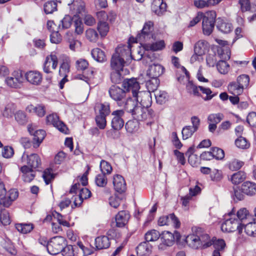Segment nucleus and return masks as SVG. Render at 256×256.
Segmentation results:
<instances>
[{"label":"nucleus","mask_w":256,"mask_h":256,"mask_svg":"<svg viewBox=\"0 0 256 256\" xmlns=\"http://www.w3.org/2000/svg\"><path fill=\"white\" fill-rule=\"evenodd\" d=\"M134 98H135L134 100L138 102L140 106L149 108L152 104V100L151 94L150 92H138V93Z\"/></svg>","instance_id":"obj_12"},{"label":"nucleus","mask_w":256,"mask_h":256,"mask_svg":"<svg viewBox=\"0 0 256 256\" xmlns=\"http://www.w3.org/2000/svg\"><path fill=\"white\" fill-rule=\"evenodd\" d=\"M106 116L98 114L96 117V122L100 129H104L106 124Z\"/></svg>","instance_id":"obj_64"},{"label":"nucleus","mask_w":256,"mask_h":256,"mask_svg":"<svg viewBox=\"0 0 256 256\" xmlns=\"http://www.w3.org/2000/svg\"><path fill=\"white\" fill-rule=\"evenodd\" d=\"M230 218L226 220L221 226V229L223 232H232L237 230L239 234H241L242 232L244 224L239 222V220L236 218L232 217V214H230Z\"/></svg>","instance_id":"obj_5"},{"label":"nucleus","mask_w":256,"mask_h":256,"mask_svg":"<svg viewBox=\"0 0 256 256\" xmlns=\"http://www.w3.org/2000/svg\"><path fill=\"white\" fill-rule=\"evenodd\" d=\"M165 47L164 40H160L152 44H148L144 46L146 50L158 51L162 50Z\"/></svg>","instance_id":"obj_33"},{"label":"nucleus","mask_w":256,"mask_h":256,"mask_svg":"<svg viewBox=\"0 0 256 256\" xmlns=\"http://www.w3.org/2000/svg\"><path fill=\"white\" fill-rule=\"evenodd\" d=\"M200 236L194 234L188 236L186 238L187 244L194 249L200 248Z\"/></svg>","instance_id":"obj_32"},{"label":"nucleus","mask_w":256,"mask_h":256,"mask_svg":"<svg viewBox=\"0 0 256 256\" xmlns=\"http://www.w3.org/2000/svg\"><path fill=\"white\" fill-rule=\"evenodd\" d=\"M76 6V14H82L86 12V4L84 1L76 2L74 4Z\"/></svg>","instance_id":"obj_62"},{"label":"nucleus","mask_w":256,"mask_h":256,"mask_svg":"<svg viewBox=\"0 0 256 256\" xmlns=\"http://www.w3.org/2000/svg\"><path fill=\"white\" fill-rule=\"evenodd\" d=\"M16 228L22 234H28L33 230L34 226L32 224H18L16 225Z\"/></svg>","instance_id":"obj_43"},{"label":"nucleus","mask_w":256,"mask_h":256,"mask_svg":"<svg viewBox=\"0 0 256 256\" xmlns=\"http://www.w3.org/2000/svg\"><path fill=\"white\" fill-rule=\"evenodd\" d=\"M57 4L54 0L46 2L44 6V10L46 14H52L56 10Z\"/></svg>","instance_id":"obj_51"},{"label":"nucleus","mask_w":256,"mask_h":256,"mask_svg":"<svg viewBox=\"0 0 256 256\" xmlns=\"http://www.w3.org/2000/svg\"><path fill=\"white\" fill-rule=\"evenodd\" d=\"M95 246L98 250L106 249L110 246L109 238L106 236H100L95 239Z\"/></svg>","instance_id":"obj_30"},{"label":"nucleus","mask_w":256,"mask_h":256,"mask_svg":"<svg viewBox=\"0 0 256 256\" xmlns=\"http://www.w3.org/2000/svg\"><path fill=\"white\" fill-rule=\"evenodd\" d=\"M25 76L28 82L34 85L40 84L42 79L41 74L38 71L34 70L27 72L25 74Z\"/></svg>","instance_id":"obj_21"},{"label":"nucleus","mask_w":256,"mask_h":256,"mask_svg":"<svg viewBox=\"0 0 256 256\" xmlns=\"http://www.w3.org/2000/svg\"><path fill=\"white\" fill-rule=\"evenodd\" d=\"M151 7L153 12L160 16L166 10V4L163 0H154Z\"/></svg>","instance_id":"obj_26"},{"label":"nucleus","mask_w":256,"mask_h":256,"mask_svg":"<svg viewBox=\"0 0 256 256\" xmlns=\"http://www.w3.org/2000/svg\"><path fill=\"white\" fill-rule=\"evenodd\" d=\"M224 118L222 114H210L208 117V122L213 123L215 124H218Z\"/></svg>","instance_id":"obj_59"},{"label":"nucleus","mask_w":256,"mask_h":256,"mask_svg":"<svg viewBox=\"0 0 256 256\" xmlns=\"http://www.w3.org/2000/svg\"><path fill=\"white\" fill-rule=\"evenodd\" d=\"M160 84V80L156 78H151L146 82V86L148 89L147 92H154L156 90Z\"/></svg>","instance_id":"obj_48"},{"label":"nucleus","mask_w":256,"mask_h":256,"mask_svg":"<svg viewBox=\"0 0 256 256\" xmlns=\"http://www.w3.org/2000/svg\"><path fill=\"white\" fill-rule=\"evenodd\" d=\"M238 4L240 5V10L243 12H252L255 11L254 8L251 6L250 2L249 1L239 0Z\"/></svg>","instance_id":"obj_56"},{"label":"nucleus","mask_w":256,"mask_h":256,"mask_svg":"<svg viewBox=\"0 0 256 256\" xmlns=\"http://www.w3.org/2000/svg\"><path fill=\"white\" fill-rule=\"evenodd\" d=\"M26 110L30 113L35 114L39 117H42L46 114L45 106L42 104H38L36 106L30 104L26 108Z\"/></svg>","instance_id":"obj_29"},{"label":"nucleus","mask_w":256,"mask_h":256,"mask_svg":"<svg viewBox=\"0 0 256 256\" xmlns=\"http://www.w3.org/2000/svg\"><path fill=\"white\" fill-rule=\"evenodd\" d=\"M28 128L30 134L33 135L34 140L37 142V146H38L46 136L45 131L42 130H37L32 126H28Z\"/></svg>","instance_id":"obj_22"},{"label":"nucleus","mask_w":256,"mask_h":256,"mask_svg":"<svg viewBox=\"0 0 256 256\" xmlns=\"http://www.w3.org/2000/svg\"><path fill=\"white\" fill-rule=\"evenodd\" d=\"M244 226V231L250 236H256V221L254 219L253 222H249Z\"/></svg>","instance_id":"obj_39"},{"label":"nucleus","mask_w":256,"mask_h":256,"mask_svg":"<svg viewBox=\"0 0 256 256\" xmlns=\"http://www.w3.org/2000/svg\"><path fill=\"white\" fill-rule=\"evenodd\" d=\"M241 189L244 194L248 196H254L256 194V183L246 181L242 184Z\"/></svg>","instance_id":"obj_24"},{"label":"nucleus","mask_w":256,"mask_h":256,"mask_svg":"<svg viewBox=\"0 0 256 256\" xmlns=\"http://www.w3.org/2000/svg\"><path fill=\"white\" fill-rule=\"evenodd\" d=\"M216 16V12L213 10L208 12L204 14L202 22L204 34L209 36L212 32L214 26Z\"/></svg>","instance_id":"obj_4"},{"label":"nucleus","mask_w":256,"mask_h":256,"mask_svg":"<svg viewBox=\"0 0 256 256\" xmlns=\"http://www.w3.org/2000/svg\"><path fill=\"white\" fill-rule=\"evenodd\" d=\"M137 254L141 256H146L150 252V248L146 242L140 244L136 248Z\"/></svg>","instance_id":"obj_57"},{"label":"nucleus","mask_w":256,"mask_h":256,"mask_svg":"<svg viewBox=\"0 0 256 256\" xmlns=\"http://www.w3.org/2000/svg\"><path fill=\"white\" fill-rule=\"evenodd\" d=\"M196 132L191 126H186L182 128V133L183 140H186L190 138L193 134Z\"/></svg>","instance_id":"obj_63"},{"label":"nucleus","mask_w":256,"mask_h":256,"mask_svg":"<svg viewBox=\"0 0 256 256\" xmlns=\"http://www.w3.org/2000/svg\"><path fill=\"white\" fill-rule=\"evenodd\" d=\"M65 245L66 240L64 237L54 236L48 243L46 249L50 254L56 255L62 252Z\"/></svg>","instance_id":"obj_3"},{"label":"nucleus","mask_w":256,"mask_h":256,"mask_svg":"<svg viewBox=\"0 0 256 256\" xmlns=\"http://www.w3.org/2000/svg\"><path fill=\"white\" fill-rule=\"evenodd\" d=\"M108 93L110 98L116 101L119 106L124 107L125 102L123 100L126 97V92L124 90L117 86H112L109 89Z\"/></svg>","instance_id":"obj_8"},{"label":"nucleus","mask_w":256,"mask_h":256,"mask_svg":"<svg viewBox=\"0 0 256 256\" xmlns=\"http://www.w3.org/2000/svg\"><path fill=\"white\" fill-rule=\"evenodd\" d=\"M162 65H150L146 75L150 78H156L161 76L164 72Z\"/></svg>","instance_id":"obj_20"},{"label":"nucleus","mask_w":256,"mask_h":256,"mask_svg":"<svg viewBox=\"0 0 256 256\" xmlns=\"http://www.w3.org/2000/svg\"><path fill=\"white\" fill-rule=\"evenodd\" d=\"M208 49V42L204 40H198L194 45V52L204 54Z\"/></svg>","instance_id":"obj_37"},{"label":"nucleus","mask_w":256,"mask_h":256,"mask_svg":"<svg viewBox=\"0 0 256 256\" xmlns=\"http://www.w3.org/2000/svg\"><path fill=\"white\" fill-rule=\"evenodd\" d=\"M124 108L137 120H144L152 118L154 111L149 108L140 106L132 98H128L124 103Z\"/></svg>","instance_id":"obj_1"},{"label":"nucleus","mask_w":256,"mask_h":256,"mask_svg":"<svg viewBox=\"0 0 256 256\" xmlns=\"http://www.w3.org/2000/svg\"><path fill=\"white\" fill-rule=\"evenodd\" d=\"M86 36L90 42H95L98 38V34L94 29L89 28L86 31Z\"/></svg>","instance_id":"obj_44"},{"label":"nucleus","mask_w":256,"mask_h":256,"mask_svg":"<svg viewBox=\"0 0 256 256\" xmlns=\"http://www.w3.org/2000/svg\"><path fill=\"white\" fill-rule=\"evenodd\" d=\"M244 89L236 81L230 82L228 85V90L234 96H240L242 94Z\"/></svg>","instance_id":"obj_31"},{"label":"nucleus","mask_w":256,"mask_h":256,"mask_svg":"<svg viewBox=\"0 0 256 256\" xmlns=\"http://www.w3.org/2000/svg\"><path fill=\"white\" fill-rule=\"evenodd\" d=\"M153 25L154 24L151 21L146 22L141 33L138 34L136 38L139 40L150 38L152 36L151 32L153 30Z\"/></svg>","instance_id":"obj_18"},{"label":"nucleus","mask_w":256,"mask_h":256,"mask_svg":"<svg viewBox=\"0 0 256 256\" xmlns=\"http://www.w3.org/2000/svg\"><path fill=\"white\" fill-rule=\"evenodd\" d=\"M176 67L177 79L180 83H184V79L188 81L190 74L186 69L182 65H175Z\"/></svg>","instance_id":"obj_28"},{"label":"nucleus","mask_w":256,"mask_h":256,"mask_svg":"<svg viewBox=\"0 0 256 256\" xmlns=\"http://www.w3.org/2000/svg\"><path fill=\"white\" fill-rule=\"evenodd\" d=\"M113 118L112 120V126L116 130H120L124 125V120L122 116L124 115L123 110H116L114 111L112 114Z\"/></svg>","instance_id":"obj_13"},{"label":"nucleus","mask_w":256,"mask_h":256,"mask_svg":"<svg viewBox=\"0 0 256 256\" xmlns=\"http://www.w3.org/2000/svg\"><path fill=\"white\" fill-rule=\"evenodd\" d=\"M24 81L23 73L22 70L14 71L10 76L4 80L6 85L12 88H20Z\"/></svg>","instance_id":"obj_6"},{"label":"nucleus","mask_w":256,"mask_h":256,"mask_svg":"<svg viewBox=\"0 0 256 256\" xmlns=\"http://www.w3.org/2000/svg\"><path fill=\"white\" fill-rule=\"evenodd\" d=\"M153 25L154 24L151 21L146 22L141 33L138 34L136 38L139 40L150 38L152 36L151 32L153 30Z\"/></svg>","instance_id":"obj_19"},{"label":"nucleus","mask_w":256,"mask_h":256,"mask_svg":"<svg viewBox=\"0 0 256 256\" xmlns=\"http://www.w3.org/2000/svg\"><path fill=\"white\" fill-rule=\"evenodd\" d=\"M160 236V232L155 230H150L145 234V239L147 242L156 241Z\"/></svg>","instance_id":"obj_49"},{"label":"nucleus","mask_w":256,"mask_h":256,"mask_svg":"<svg viewBox=\"0 0 256 256\" xmlns=\"http://www.w3.org/2000/svg\"><path fill=\"white\" fill-rule=\"evenodd\" d=\"M171 224H172L176 228H179L180 225V222L174 214L161 216L159 218L158 220V224L160 226L169 225Z\"/></svg>","instance_id":"obj_15"},{"label":"nucleus","mask_w":256,"mask_h":256,"mask_svg":"<svg viewBox=\"0 0 256 256\" xmlns=\"http://www.w3.org/2000/svg\"><path fill=\"white\" fill-rule=\"evenodd\" d=\"M156 101L158 103L162 104L168 100V96L164 91H158L155 94Z\"/></svg>","instance_id":"obj_46"},{"label":"nucleus","mask_w":256,"mask_h":256,"mask_svg":"<svg viewBox=\"0 0 256 256\" xmlns=\"http://www.w3.org/2000/svg\"><path fill=\"white\" fill-rule=\"evenodd\" d=\"M8 198H1L0 202V210H2V205L8 208L12 204V202L16 200L18 196V192L16 189H12L8 191Z\"/></svg>","instance_id":"obj_17"},{"label":"nucleus","mask_w":256,"mask_h":256,"mask_svg":"<svg viewBox=\"0 0 256 256\" xmlns=\"http://www.w3.org/2000/svg\"><path fill=\"white\" fill-rule=\"evenodd\" d=\"M109 28L108 24L106 22H98L97 29L102 37H104L107 34Z\"/></svg>","instance_id":"obj_52"},{"label":"nucleus","mask_w":256,"mask_h":256,"mask_svg":"<svg viewBox=\"0 0 256 256\" xmlns=\"http://www.w3.org/2000/svg\"><path fill=\"white\" fill-rule=\"evenodd\" d=\"M112 70L110 78L114 83L120 82L122 78L129 72L124 65H112Z\"/></svg>","instance_id":"obj_10"},{"label":"nucleus","mask_w":256,"mask_h":256,"mask_svg":"<svg viewBox=\"0 0 256 256\" xmlns=\"http://www.w3.org/2000/svg\"><path fill=\"white\" fill-rule=\"evenodd\" d=\"M96 184L100 187H104L108 183L106 174L102 173L97 174L95 178Z\"/></svg>","instance_id":"obj_54"},{"label":"nucleus","mask_w":256,"mask_h":256,"mask_svg":"<svg viewBox=\"0 0 256 256\" xmlns=\"http://www.w3.org/2000/svg\"><path fill=\"white\" fill-rule=\"evenodd\" d=\"M14 118L16 121L20 124H24L28 122V118L26 113L22 110H18L14 114Z\"/></svg>","instance_id":"obj_53"},{"label":"nucleus","mask_w":256,"mask_h":256,"mask_svg":"<svg viewBox=\"0 0 256 256\" xmlns=\"http://www.w3.org/2000/svg\"><path fill=\"white\" fill-rule=\"evenodd\" d=\"M122 196L115 195L112 196L109 198L110 204L115 208H116L122 201Z\"/></svg>","instance_id":"obj_58"},{"label":"nucleus","mask_w":256,"mask_h":256,"mask_svg":"<svg viewBox=\"0 0 256 256\" xmlns=\"http://www.w3.org/2000/svg\"><path fill=\"white\" fill-rule=\"evenodd\" d=\"M91 54L92 58L98 62H104L106 60L104 52L99 48H94L92 50Z\"/></svg>","instance_id":"obj_34"},{"label":"nucleus","mask_w":256,"mask_h":256,"mask_svg":"<svg viewBox=\"0 0 256 256\" xmlns=\"http://www.w3.org/2000/svg\"><path fill=\"white\" fill-rule=\"evenodd\" d=\"M139 128L138 120L134 119L132 120H128L126 124V129L128 132L133 134L136 132Z\"/></svg>","instance_id":"obj_42"},{"label":"nucleus","mask_w":256,"mask_h":256,"mask_svg":"<svg viewBox=\"0 0 256 256\" xmlns=\"http://www.w3.org/2000/svg\"><path fill=\"white\" fill-rule=\"evenodd\" d=\"M20 170L22 173V179L25 182H30L35 176V170L30 168L28 166H23Z\"/></svg>","instance_id":"obj_27"},{"label":"nucleus","mask_w":256,"mask_h":256,"mask_svg":"<svg viewBox=\"0 0 256 256\" xmlns=\"http://www.w3.org/2000/svg\"><path fill=\"white\" fill-rule=\"evenodd\" d=\"M77 191H79V196L83 200L89 198L91 196V192L86 188L82 187L80 184L78 182L74 184L71 188L70 193H76Z\"/></svg>","instance_id":"obj_16"},{"label":"nucleus","mask_w":256,"mask_h":256,"mask_svg":"<svg viewBox=\"0 0 256 256\" xmlns=\"http://www.w3.org/2000/svg\"><path fill=\"white\" fill-rule=\"evenodd\" d=\"M46 122L48 124H52L60 132L67 134L68 132V129L66 125L60 120L59 117L56 114H52L46 116Z\"/></svg>","instance_id":"obj_11"},{"label":"nucleus","mask_w":256,"mask_h":256,"mask_svg":"<svg viewBox=\"0 0 256 256\" xmlns=\"http://www.w3.org/2000/svg\"><path fill=\"white\" fill-rule=\"evenodd\" d=\"M22 162L24 164V166H28L30 168L36 170L40 165L41 160L36 154L28 155L24 152L22 156Z\"/></svg>","instance_id":"obj_9"},{"label":"nucleus","mask_w":256,"mask_h":256,"mask_svg":"<svg viewBox=\"0 0 256 256\" xmlns=\"http://www.w3.org/2000/svg\"><path fill=\"white\" fill-rule=\"evenodd\" d=\"M246 174L243 171H238L234 174L230 178L232 182L234 184H238L246 178Z\"/></svg>","instance_id":"obj_38"},{"label":"nucleus","mask_w":256,"mask_h":256,"mask_svg":"<svg viewBox=\"0 0 256 256\" xmlns=\"http://www.w3.org/2000/svg\"><path fill=\"white\" fill-rule=\"evenodd\" d=\"M216 27L219 30L224 34L228 33L232 30L231 24L221 20H218Z\"/></svg>","instance_id":"obj_41"},{"label":"nucleus","mask_w":256,"mask_h":256,"mask_svg":"<svg viewBox=\"0 0 256 256\" xmlns=\"http://www.w3.org/2000/svg\"><path fill=\"white\" fill-rule=\"evenodd\" d=\"M236 216L238 218V220H239V222H240V221L242 222L243 220L248 219L250 217L248 210L245 208H241L238 210Z\"/></svg>","instance_id":"obj_55"},{"label":"nucleus","mask_w":256,"mask_h":256,"mask_svg":"<svg viewBox=\"0 0 256 256\" xmlns=\"http://www.w3.org/2000/svg\"><path fill=\"white\" fill-rule=\"evenodd\" d=\"M235 144L238 148L242 149H246L250 145L246 138L242 136L238 138L235 140Z\"/></svg>","instance_id":"obj_60"},{"label":"nucleus","mask_w":256,"mask_h":256,"mask_svg":"<svg viewBox=\"0 0 256 256\" xmlns=\"http://www.w3.org/2000/svg\"><path fill=\"white\" fill-rule=\"evenodd\" d=\"M230 52L226 50V52L218 50V56L214 54H209L206 57V64H219L218 62H226L230 58Z\"/></svg>","instance_id":"obj_7"},{"label":"nucleus","mask_w":256,"mask_h":256,"mask_svg":"<svg viewBox=\"0 0 256 256\" xmlns=\"http://www.w3.org/2000/svg\"><path fill=\"white\" fill-rule=\"evenodd\" d=\"M122 84L125 90L128 92H132L133 97L138 93V92H140V83L138 82L136 78L126 79L124 80Z\"/></svg>","instance_id":"obj_14"},{"label":"nucleus","mask_w":256,"mask_h":256,"mask_svg":"<svg viewBox=\"0 0 256 256\" xmlns=\"http://www.w3.org/2000/svg\"><path fill=\"white\" fill-rule=\"evenodd\" d=\"M72 20L73 18L72 16L68 14H66L60 20L58 29L60 30L69 28L72 24Z\"/></svg>","instance_id":"obj_36"},{"label":"nucleus","mask_w":256,"mask_h":256,"mask_svg":"<svg viewBox=\"0 0 256 256\" xmlns=\"http://www.w3.org/2000/svg\"><path fill=\"white\" fill-rule=\"evenodd\" d=\"M130 218V215L128 211L122 210L120 212L115 218L116 226L119 228L124 226L128 222Z\"/></svg>","instance_id":"obj_25"},{"label":"nucleus","mask_w":256,"mask_h":256,"mask_svg":"<svg viewBox=\"0 0 256 256\" xmlns=\"http://www.w3.org/2000/svg\"><path fill=\"white\" fill-rule=\"evenodd\" d=\"M100 168L102 173L106 175L110 174L112 170V168L111 164L104 160H101Z\"/></svg>","instance_id":"obj_50"},{"label":"nucleus","mask_w":256,"mask_h":256,"mask_svg":"<svg viewBox=\"0 0 256 256\" xmlns=\"http://www.w3.org/2000/svg\"><path fill=\"white\" fill-rule=\"evenodd\" d=\"M200 248H206L212 244V240L210 239L209 236L207 234L202 235L200 236Z\"/></svg>","instance_id":"obj_45"},{"label":"nucleus","mask_w":256,"mask_h":256,"mask_svg":"<svg viewBox=\"0 0 256 256\" xmlns=\"http://www.w3.org/2000/svg\"><path fill=\"white\" fill-rule=\"evenodd\" d=\"M74 32L78 35H81L84 31V24L81 20L78 18L74 20Z\"/></svg>","instance_id":"obj_61"},{"label":"nucleus","mask_w":256,"mask_h":256,"mask_svg":"<svg viewBox=\"0 0 256 256\" xmlns=\"http://www.w3.org/2000/svg\"><path fill=\"white\" fill-rule=\"evenodd\" d=\"M113 184L115 190L119 192L122 193L126 190V184L124 178L118 174L114 176Z\"/></svg>","instance_id":"obj_23"},{"label":"nucleus","mask_w":256,"mask_h":256,"mask_svg":"<svg viewBox=\"0 0 256 256\" xmlns=\"http://www.w3.org/2000/svg\"><path fill=\"white\" fill-rule=\"evenodd\" d=\"M236 82L242 87L245 89L248 88L250 84V77L247 74H241L239 76Z\"/></svg>","instance_id":"obj_47"},{"label":"nucleus","mask_w":256,"mask_h":256,"mask_svg":"<svg viewBox=\"0 0 256 256\" xmlns=\"http://www.w3.org/2000/svg\"><path fill=\"white\" fill-rule=\"evenodd\" d=\"M130 48L131 45L130 42L128 44H119L112 56L110 64H128L131 63L132 57Z\"/></svg>","instance_id":"obj_2"},{"label":"nucleus","mask_w":256,"mask_h":256,"mask_svg":"<svg viewBox=\"0 0 256 256\" xmlns=\"http://www.w3.org/2000/svg\"><path fill=\"white\" fill-rule=\"evenodd\" d=\"M244 164V162L238 159L232 158L227 164L228 168L232 171L240 170Z\"/></svg>","instance_id":"obj_40"},{"label":"nucleus","mask_w":256,"mask_h":256,"mask_svg":"<svg viewBox=\"0 0 256 256\" xmlns=\"http://www.w3.org/2000/svg\"><path fill=\"white\" fill-rule=\"evenodd\" d=\"M174 236L170 232H164L162 234L161 240L162 242L166 246H172L174 243Z\"/></svg>","instance_id":"obj_35"}]
</instances>
